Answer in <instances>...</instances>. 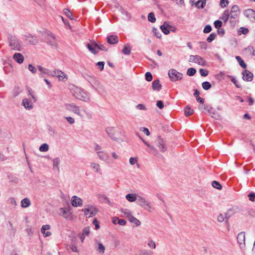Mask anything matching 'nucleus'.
I'll return each mask as SVG.
<instances>
[{"label": "nucleus", "instance_id": "nucleus-1", "mask_svg": "<svg viewBox=\"0 0 255 255\" xmlns=\"http://www.w3.org/2000/svg\"><path fill=\"white\" fill-rule=\"evenodd\" d=\"M70 90L72 95L78 100L85 102L90 101V98L88 94L83 89L73 85L70 86Z\"/></svg>", "mask_w": 255, "mask_h": 255}, {"label": "nucleus", "instance_id": "nucleus-2", "mask_svg": "<svg viewBox=\"0 0 255 255\" xmlns=\"http://www.w3.org/2000/svg\"><path fill=\"white\" fill-rule=\"evenodd\" d=\"M85 78L90 83L91 86L101 95H103L105 89L96 78L89 75H86Z\"/></svg>", "mask_w": 255, "mask_h": 255}, {"label": "nucleus", "instance_id": "nucleus-3", "mask_svg": "<svg viewBox=\"0 0 255 255\" xmlns=\"http://www.w3.org/2000/svg\"><path fill=\"white\" fill-rule=\"evenodd\" d=\"M9 46L12 50L20 51L21 44L20 41L15 36H11L8 38Z\"/></svg>", "mask_w": 255, "mask_h": 255}, {"label": "nucleus", "instance_id": "nucleus-4", "mask_svg": "<svg viewBox=\"0 0 255 255\" xmlns=\"http://www.w3.org/2000/svg\"><path fill=\"white\" fill-rule=\"evenodd\" d=\"M168 74L172 82L180 80L183 77L182 73L178 72L176 70L174 69L169 70Z\"/></svg>", "mask_w": 255, "mask_h": 255}, {"label": "nucleus", "instance_id": "nucleus-5", "mask_svg": "<svg viewBox=\"0 0 255 255\" xmlns=\"http://www.w3.org/2000/svg\"><path fill=\"white\" fill-rule=\"evenodd\" d=\"M137 203L148 211H150V209L152 208L150 202L140 196L137 197Z\"/></svg>", "mask_w": 255, "mask_h": 255}, {"label": "nucleus", "instance_id": "nucleus-6", "mask_svg": "<svg viewBox=\"0 0 255 255\" xmlns=\"http://www.w3.org/2000/svg\"><path fill=\"white\" fill-rule=\"evenodd\" d=\"M65 107L67 110L73 112L79 116H82L81 114L80 108L74 104H65Z\"/></svg>", "mask_w": 255, "mask_h": 255}, {"label": "nucleus", "instance_id": "nucleus-7", "mask_svg": "<svg viewBox=\"0 0 255 255\" xmlns=\"http://www.w3.org/2000/svg\"><path fill=\"white\" fill-rule=\"evenodd\" d=\"M46 42L50 45L52 47L54 48H57V41L55 39V36L53 35V34L47 31L46 33Z\"/></svg>", "mask_w": 255, "mask_h": 255}, {"label": "nucleus", "instance_id": "nucleus-8", "mask_svg": "<svg viewBox=\"0 0 255 255\" xmlns=\"http://www.w3.org/2000/svg\"><path fill=\"white\" fill-rule=\"evenodd\" d=\"M82 211L87 217L90 218L95 216L97 213V210L93 206H88Z\"/></svg>", "mask_w": 255, "mask_h": 255}, {"label": "nucleus", "instance_id": "nucleus-9", "mask_svg": "<svg viewBox=\"0 0 255 255\" xmlns=\"http://www.w3.org/2000/svg\"><path fill=\"white\" fill-rule=\"evenodd\" d=\"M155 144L158 147L161 152H164L166 151L167 148L165 144L164 141L162 138H161L160 137H157L155 141Z\"/></svg>", "mask_w": 255, "mask_h": 255}, {"label": "nucleus", "instance_id": "nucleus-10", "mask_svg": "<svg viewBox=\"0 0 255 255\" xmlns=\"http://www.w3.org/2000/svg\"><path fill=\"white\" fill-rule=\"evenodd\" d=\"M52 75L57 77L59 80L61 81H65L68 79L67 75L60 70H55L53 71Z\"/></svg>", "mask_w": 255, "mask_h": 255}, {"label": "nucleus", "instance_id": "nucleus-11", "mask_svg": "<svg viewBox=\"0 0 255 255\" xmlns=\"http://www.w3.org/2000/svg\"><path fill=\"white\" fill-rule=\"evenodd\" d=\"M243 75V79L247 82H251L253 80V74L248 70H245L243 71L242 73Z\"/></svg>", "mask_w": 255, "mask_h": 255}, {"label": "nucleus", "instance_id": "nucleus-12", "mask_svg": "<svg viewBox=\"0 0 255 255\" xmlns=\"http://www.w3.org/2000/svg\"><path fill=\"white\" fill-rule=\"evenodd\" d=\"M86 46L87 48L91 53L94 54L98 53V50L97 49L98 43L95 41H92L91 43H88Z\"/></svg>", "mask_w": 255, "mask_h": 255}, {"label": "nucleus", "instance_id": "nucleus-13", "mask_svg": "<svg viewBox=\"0 0 255 255\" xmlns=\"http://www.w3.org/2000/svg\"><path fill=\"white\" fill-rule=\"evenodd\" d=\"M71 204L73 206L75 207H81L83 205V201L80 198L76 196H73L72 197Z\"/></svg>", "mask_w": 255, "mask_h": 255}, {"label": "nucleus", "instance_id": "nucleus-14", "mask_svg": "<svg viewBox=\"0 0 255 255\" xmlns=\"http://www.w3.org/2000/svg\"><path fill=\"white\" fill-rule=\"evenodd\" d=\"M238 242L241 248H242L245 246V234L244 232L240 233L237 238Z\"/></svg>", "mask_w": 255, "mask_h": 255}, {"label": "nucleus", "instance_id": "nucleus-15", "mask_svg": "<svg viewBox=\"0 0 255 255\" xmlns=\"http://www.w3.org/2000/svg\"><path fill=\"white\" fill-rule=\"evenodd\" d=\"M97 155L99 158L103 161L109 162L110 161V156L105 151L97 152Z\"/></svg>", "mask_w": 255, "mask_h": 255}, {"label": "nucleus", "instance_id": "nucleus-16", "mask_svg": "<svg viewBox=\"0 0 255 255\" xmlns=\"http://www.w3.org/2000/svg\"><path fill=\"white\" fill-rule=\"evenodd\" d=\"M30 99L25 98L22 100V105L26 109L31 110L33 108V103Z\"/></svg>", "mask_w": 255, "mask_h": 255}, {"label": "nucleus", "instance_id": "nucleus-17", "mask_svg": "<svg viewBox=\"0 0 255 255\" xmlns=\"http://www.w3.org/2000/svg\"><path fill=\"white\" fill-rule=\"evenodd\" d=\"M25 40L30 44L32 45H35L38 42L37 38L30 34H28L25 36Z\"/></svg>", "mask_w": 255, "mask_h": 255}, {"label": "nucleus", "instance_id": "nucleus-18", "mask_svg": "<svg viewBox=\"0 0 255 255\" xmlns=\"http://www.w3.org/2000/svg\"><path fill=\"white\" fill-rule=\"evenodd\" d=\"M50 228V226L49 225H45L42 227L41 229V232L42 234L44 235V237H49L51 235L50 232H46V230H49Z\"/></svg>", "mask_w": 255, "mask_h": 255}, {"label": "nucleus", "instance_id": "nucleus-19", "mask_svg": "<svg viewBox=\"0 0 255 255\" xmlns=\"http://www.w3.org/2000/svg\"><path fill=\"white\" fill-rule=\"evenodd\" d=\"M95 249L97 252L101 254H104L105 250V248L103 244L97 242L95 245Z\"/></svg>", "mask_w": 255, "mask_h": 255}, {"label": "nucleus", "instance_id": "nucleus-20", "mask_svg": "<svg viewBox=\"0 0 255 255\" xmlns=\"http://www.w3.org/2000/svg\"><path fill=\"white\" fill-rule=\"evenodd\" d=\"M162 86L160 84V81L158 79L155 80L152 83V89L154 91H159L161 89Z\"/></svg>", "mask_w": 255, "mask_h": 255}, {"label": "nucleus", "instance_id": "nucleus-21", "mask_svg": "<svg viewBox=\"0 0 255 255\" xmlns=\"http://www.w3.org/2000/svg\"><path fill=\"white\" fill-rule=\"evenodd\" d=\"M13 59L19 64L23 62L24 57L23 55L20 53H15L13 56Z\"/></svg>", "mask_w": 255, "mask_h": 255}, {"label": "nucleus", "instance_id": "nucleus-22", "mask_svg": "<svg viewBox=\"0 0 255 255\" xmlns=\"http://www.w3.org/2000/svg\"><path fill=\"white\" fill-rule=\"evenodd\" d=\"M195 63L202 66H205L206 65V61L200 56L197 55H195Z\"/></svg>", "mask_w": 255, "mask_h": 255}, {"label": "nucleus", "instance_id": "nucleus-23", "mask_svg": "<svg viewBox=\"0 0 255 255\" xmlns=\"http://www.w3.org/2000/svg\"><path fill=\"white\" fill-rule=\"evenodd\" d=\"M139 138L142 140L143 142L147 146L149 147V149L147 150V151L149 152V153H157V150L156 149V148L153 146H151L150 144H149L148 142H147L145 140H144V139H143L140 136H139Z\"/></svg>", "mask_w": 255, "mask_h": 255}, {"label": "nucleus", "instance_id": "nucleus-24", "mask_svg": "<svg viewBox=\"0 0 255 255\" xmlns=\"http://www.w3.org/2000/svg\"><path fill=\"white\" fill-rule=\"evenodd\" d=\"M38 69L39 71L42 74L47 75H52L53 74V72H51L49 69L42 67L41 66H38Z\"/></svg>", "mask_w": 255, "mask_h": 255}, {"label": "nucleus", "instance_id": "nucleus-25", "mask_svg": "<svg viewBox=\"0 0 255 255\" xmlns=\"http://www.w3.org/2000/svg\"><path fill=\"white\" fill-rule=\"evenodd\" d=\"M244 14L252 21V19L253 18L254 15L255 14V11L253 9H248L245 10Z\"/></svg>", "mask_w": 255, "mask_h": 255}, {"label": "nucleus", "instance_id": "nucleus-26", "mask_svg": "<svg viewBox=\"0 0 255 255\" xmlns=\"http://www.w3.org/2000/svg\"><path fill=\"white\" fill-rule=\"evenodd\" d=\"M170 27V26L167 24L166 22H165L163 25L160 26V29L162 32H163L165 34H168L169 33L168 28Z\"/></svg>", "mask_w": 255, "mask_h": 255}, {"label": "nucleus", "instance_id": "nucleus-27", "mask_svg": "<svg viewBox=\"0 0 255 255\" xmlns=\"http://www.w3.org/2000/svg\"><path fill=\"white\" fill-rule=\"evenodd\" d=\"M206 0H198L195 3V6L198 8H203L206 5Z\"/></svg>", "mask_w": 255, "mask_h": 255}, {"label": "nucleus", "instance_id": "nucleus-28", "mask_svg": "<svg viewBox=\"0 0 255 255\" xmlns=\"http://www.w3.org/2000/svg\"><path fill=\"white\" fill-rule=\"evenodd\" d=\"M30 205V201L29 199L25 198L21 201V206L22 208H27Z\"/></svg>", "mask_w": 255, "mask_h": 255}, {"label": "nucleus", "instance_id": "nucleus-29", "mask_svg": "<svg viewBox=\"0 0 255 255\" xmlns=\"http://www.w3.org/2000/svg\"><path fill=\"white\" fill-rule=\"evenodd\" d=\"M126 198L130 202H133L137 200V197L134 194H128L126 195Z\"/></svg>", "mask_w": 255, "mask_h": 255}, {"label": "nucleus", "instance_id": "nucleus-30", "mask_svg": "<svg viewBox=\"0 0 255 255\" xmlns=\"http://www.w3.org/2000/svg\"><path fill=\"white\" fill-rule=\"evenodd\" d=\"M128 220L130 223L134 224L136 226H139L141 224L140 222L132 215L131 217H129V218Z\"/></svg>", "mask_w": 255, "mask_h": 255}, {"label": "nucleus", "instance_id": "nucleus-31", "mask_svg": "<svg viewBox=\"0 0 255 255\" xmlns=\"http://www.w3.org/2000/svg\"><path fill=\"white\" fill-rule=\"evenodd\" d=\"M53 166L54 168H55L57 170L59 171V165L60 162V158L59 157L55 158L53 159Z\"/></svg>", "mask_w": 255, "mask_h": 255}, {"label": "nucleus", "instance_id": "nucleus-32", "mask_svg": "<svg viewBox=\"0 0 255 255\" xmlns=\"http://www.w3.org/2000/svg\"><path fill=\"white\" fill-rule=\"evenodd\" d=\"M230 17V13L228 10H225L220 18L226 22Z\"/></svg>", "mask_w": 255, "mask_h": 255}, {"label": "nucleus", "instance_id": "nucleus-33", "mask_svg": "<svg viewBox=\"0 0 255 255\" xmlns=\"http://www.w3.org/2000/svg\"><path fill=\"white\" fill-rule=\"evenodd\" d=\"M236 59L238 61L240 65L243 68H246L247 67L246 64L244 62V61L241 58V57L239 56H237L236 57Z\"/></svg>", "mask_w": 255, "mask_h": 255}, {"label": "nucleus", "instance_id": "nucleus-34", "mask_svg": "<svg viewBox=\"0 0 255 255\" xmlns=\"http://www.w3.org/2000/svg\"><path fill=\"white\" fill-rule=\"evenodd\" d=\"M184 112L185 116L188 117L193 114V110H192L189 106H186L184 108Z\"/></svg>", "mask_w": 255, "mask_h": 255}, {"label": "nucleus", "instance_id": "nucleus-35", "mask_svg": "<svg viewBox=\"0 0 255 255\" xmlns=\"http://www.w3.org/2000/svg\"><path fill=\"white\" fill-rule=\"evenodd\" d=\"M60 211L61 213L63 214V216L65 218L67 219H69L70 218L71 214L69 212H68L64 208H61Z\"/></svg>", "mask_w": 255, "mask_h": 255}, {"label": "nucleus", "instance_id": "nucleus-36", "mask_svg": "<svg viewBox=\"0 0 255 255\" xmlns=\"http://www.w3.org/2000/svg\"><path fill=\"white\" fill-rule=\"evenodd\" d=\"M204 109L207 111L209 114H215V111L209 105H205Z\"/></svg>", "mask_w": 255, "mask_h": 255}, {"label": "nucleus", "instance_id": "nucleus-37", "mask_svg": "<svg viewBox=\"0 0 255 255\" xmlns=\"http://www.w3.org/2000/svg\"><path fill=\"white\" fill-rule=\"evenodd\" d=\"M148 20L152 22V23H154L156 21V18L155 17V15H154V14L153 12H150L148 14Z\"/></svg>", "mask_w": 255, "mask_h": 255}, {"label": "nucleus", "instance_id": "nucleus-38", "mask_svg": "<svg viewBox=\"0 0 255 255\" xmlns=\"http://www.w3.org/2000/svg\"><path fill=\"white\" fill-rule=\"evenodd\" d=\"M39 149L41 152L47 151L49 149V146L47 143H43L41 145Z\"/></svg>", "mask_w": 255, "mask_h": 255}, {"label": "nucleus", "instance_id": "nucleus-39", "mask_svg": "<svg viewBox=\"0 0 255 255\" xmlns=\"http://www.w3.org/2000/svg\"><path fill=\"white\" fill-rule=\"evenodd\" d=\"M196 70L194 68H189L187 71V74L189 76H193L195 74Z\"/></svg>", "mask_w": 255, "mask_h": 255}, {"label": "nucleus", "instance_id": "nucleus-40", "mask_svg": "<svg viewBox=\"0 0 255 255\" xmlns=\"http://www.w3.org/2000/svg\"><path fill=\"white\" fill-rule=\"evenodd\" d=\"M63 12L70 19L73 20L74 19L72 13L69 9L67 8L64 9Z\"/></svg>", "mask_w": 255, "mask_h": 255}, {"label": "nucleus", "instance_id": "nucleus-41", "mask_svg": "<svg viewBox=\"0 0 255 255\" xmlns=\"http://www.w3.org/2000/svg\"><path fill=\"white\" fill-rule=\"evenodd\" d=\"M202 86L204 90H208L211 88V84L209 82L206 81L202 83Z\"/></svg>", "mask_w": 255, "mask_h": 255}, {"label": "nucleus", "instance_id": "nucleus-42", "mask_svg": "<svg viewBox=\"0 0 255 255\" xmlns=\"http://www.w3.org/2000/svg\"><path fill=\"white\" fill-rule=\"evenodd\" d=\"M212 185L214 188L218 190H220L222 188V185L218 181H213L212 182Z\"/></svg>", "mask_w": 255, "mask_h": 255}, {"label": "nucleus", "instance_id": "nucleus-43", "mask_svg": "<svg viewBox=\"0 0 255 255\" xmlns=\"http://www.w3.org/2000/svg\"><path fill=\"white\" fill-rule=\"evenodd\" d=\"M122 212L128 219L129 218V217H131L132 216L131 211L128 209H123L122 210Z\"/></svg>", "mask_w": 255, "mask_h": 255}, {"label": "nucleus", "instance_id": "nucleus-44", "mask_svg": "<svg viewBox=\"0 0 255 255\" xmlns=\"http://www.w3.org/2000/svg\"><path fill=\"white\" fill-rule=\"evenodd\" d=\"M131 49L129 46H125L122 50V52L125 55H129L130 53Z\"/></svg>", "mask_w": 255, "mask_h": 255}, {"label": "nucleus", "instance_id": "nucleus-45", "mask_svg": "<svg viewBox=\"0 0 255 255\" xmlns=\"http://www.w3.org/2000/svg\"><path fill=\"white\" fill-rule=\"evenodd\" d=\"M152 32L154 35L158 38H160L161 37V34L160 31L156 28H153Z\"/></svg>", "mask_w": 255, "mask_h": 255}, {"label": "nucleus", "instance_id": "nucleus-46", "mask_svg": "<svg viewBox=\"0 0 255 255\" xmlns=\"http://www.w3.org/2000/svg\"><path fill=\"white\" fill-rule=\"evenodd\" d=\"M91 166L95 170L96 172H98L100 170V165L96 163H91Z\"/></svg>", "mask_w": 255, "mask_h": 255}, {"label": "nucleus", "instance_id": "nucleus-47", "mask_svg": "<svg viewBox=\"0 0 255 255\" xmlns=\"http://www.w3.org/2000/svg\"><path fill=\"white\" fill-rule=\"evenodd\" d=\"M99 199L102 202H104L105 203H108L109 204L110 203V201L109 199H108V198L104 195H101L99 197Z\"/></svg>", "mask_w": 255, "mask_h": 255}, {"label": "nucleus", "instance_id": "nucleus-48", "mask_svg": "<svg viewBox=\"0 0 255 255\" xmlns=\"http://www.w3.org/2000/svg\"><path fill=\"white\" fill-rule=\"evenodd\" d=\"M27 91L28 92V95L31 96V97L32 98V99L33 101V102H35L36 101V98L34 97V96L33 95L34 92L32 91V90L30 88H28Z\"/></svg>", "mask_w": 255, "mask_h": 255}, {"label": "nucleus", "instance_id": "nucleus-49", "mask_svg": "<svg viewBox=\"0 0 255 255\" xmlns=\"http://www.w3.org/2000/svg\"><path fill=\"white\" fill-rule=\"evenodd\" d=\"M216 34L215 33H211L207 39L208 42H211L216 38Z\"/></svg>", "mask_w": 255, "mask_h": 255}, {"label": "nucleus", "instance_id": "nucleus-50", "mask_svg": "<svg viewBox=\"0 0 255 255\" xmlns=\"http://www.w3.org/2000/svg\"><path fill=\"white\" fill-rule=\"evenodd\" d=\"M145 79L148 82H150L152 80V75L149 72H147L145 74Z\"/></svg>", "mask_w": 255, "mask_h": 255}, {"label": "nucleus", "instance_id": "nucleus-51", "mask_svg": "<svg viewBox=\"0 0 255 255\" xmlns=\"http://www.w3.org/2000/svg\"><path fill=\"white\" fill-rule=\"evenodd\" d=\"M231 81L235 84L237 88H241V85L239 84L237 80L233 76H230Z\"/></svg>", "mask_w": 255, "mask_h": 255}, {"label": "nucleus", "instance_id": "nucleus-52", "mask_svg": "<svg viewBox=\"0 0 255 255\" xmlns=\"http://www.w3.org/2000/svg\"><path fill=\"white\" fill-rule=\"evenodd\" d=\"M139 255H151V252L146 250H140Z\"/></svg>", "mask_w": 255, "mask_h": 255}, {"label": "nucleus", "instance_id": "nucleus-53", "mask_svg": "<svg viewBox=\"0 0 255 255\" xmlns=\"http://www.w3.org/2000/svg\"><path fill=\"white\" fill-rule=\"evenodd\" d=\"M249 32V29L245 27H241L240 28V30L239 31V33L240 34H246Z\"/></svg>", "mask_w": 255, "mask_h": 255}, {"label": "nucleus", "instance_id": "nucleus-54", "mask_svg": "<svg viewBox=\"0 0 255 255\" xmlns=\"http://www.w3.org/2000/svg\"><path fill=\"white\" fill-rule=\"evenodd\" d=\"M214 26L217 28L219 29L222 25V22L219 20H217L214 22Z\"/></svg>", "mask_w": 255, "mask_h": 255}, {"label": "nucleus", "instance_id": "nucleus-55", "mask_svg": "<svg viewBox=\"0 0 255 255\" xmlns=\"http://www.w3.org/2000/svg\"><path fill=\"white\" fill-rule=\"evenodd\" d=\"M212 30V27L210 25H207L205 26L203 32L205 33H208L211 32Z\"/></svg>", "mask_w": 255, "mask_h": 255}, {"label": "nucleus", "instance_id": "nucleus-56", "mask_svg": "<svg viewBox=\"0 0 255 255\" xmlns=\"http://www.w3.org/2000/svg\"><path fill=\"white\" fill-rule=\"evenodd\" d=\"M200 75L203 77L207 76L208 74V71L204 69H200L199 70Z\"/></svg>", "mask_w": 255, "mask_h": 255}, {"label": "nucleus", "instance_id": "nucleus-57", "mask_svg": "<svg viewBox=\"0 0 255 255\" xmlns=\"http://www.w3.org/2000/svg\"><path fill=\"white\" fill-rule=\"evenodd\" d=\"M232 212H233L232 210H229L226 213L225 217V218L226 219V222H227V223L228 222V220L230 218V217L231 216V215L232 214Z\"/></svg>", "mask_w": 255, "mask_h": 255}, {"label": "nucleus", "instance_id": "nucleus-58", "mask_svg": "<svg viewBox=\"0 0 255 255\" xmlns=\"http://www.w3.org/2000/svg\"><path fill=\"white\" fill-rule=\"evenodd\" d=\"M97 49L98 51L99 50L107 51L108 49V48H107L104 44H98Z\"/></svg>", "mask_w": 255, "mask_h": 255}, {"label": "nucleus", "instance_id": "nucleus-59", "mask_svg": "<svg viewBox=\"0 0 255 255\" xmlns=\"http://www.w3.org/2000/svg\"><path fill=\"white\" fill-rule=\"evenodd\" d=\"M228 3L229 1L228 0H221L220 5L221 7H225Z\"/></svg>", "mask_w": 255, "mask_h": 255}, {"label": "nucleus", "instance_id": "nucleus-60", "mask_svg": "<svg viewBox=\"0 0 255 255\" xmlns=\"http://www.w3.org/2000/svg\"><path fill=\"white\" fill-rule=\"evenodd\" d=\"M28 68V70L33 74L35 73L36 72V68L34 67L32 64H29Z\"/></svg>", "mask_w": 255, "mask_h": 255}, {"label": "nucleus", "instance_id": "nucleus-61", "mask_svg": "<svg viewBox=\"0 0 255 255\" xmlns=\"http://www.w3.org/2000/svg\"><path fill=\"white\" fill-rule=\"evenodd\" d=\"M239 8L238 6L237 5H234L232 7L230 12L237 13V11H239Z\"/></svg>", "mask_w": 255, "mask_h": 255}, {"label": "nucleus", "instance_id": "nucleus-62", "mask_svg": "<svg viewBox=\"0 0 255 255\" xmlns=\"http://www.w3.org/2000/svg\"><path fill=\"white\" fill-rule=\"evenodd\" d=\"M90 233V228L89 227H87L85 228L83 230V233L82 234L85 236H88L89 235Z\"/></svg>", "mask_w": 255, "mask_h": 255}, {"label": "nucleus", "instance_id": "nucleus-63", "mask_svg": "<svg viewBox=\"0 0 255 255\" xmlns=\"http://www.w3.org/2000/svg\"><path fill=\"white\" fill-rule=\"evenodd\" d=\"M249 200L251 201H254L255 200V193L251 192L248 195Z\"/></svg>", "mask_w": 255, "mask_h": 255}, {"label": "nucleus", "instance_id": "nucleus-64", "mask_svg": "<svg viewBox=\"0 0 255 255\" xmlns=\"http://www.w3.org/2000/svg\"><path fill=\"white\" fill-rule=\"evenodd\" d=\"M105 63L104 62H98L96 63V65L98 66L99 68L101 71L103 70L104 69Z\"/></svg>", "mask_w": 255, "mask_h": 255}]
</instances>
